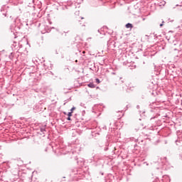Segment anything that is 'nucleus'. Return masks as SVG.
I'll return each mask as SVG.
<instances>
[{
  "label": "nucleus",
  "mask_w": 182,
  "mask_h": 182,
  "mask_svg": "<svg viewBox=\"0 0 182 182\" xmlns=\"http://www.w3.org/2000/svg\"><path fill=\"white\" fill-rule=\"evenodd\" d=\"M67 119H68V120H71L70 117H68L67 118Z\"/></svg>",
  "instance_id": "423d86ee"
},
{
  "label": "nucleus",
  "mask_w": 182,
  "mask_h": 182,
  "mask_svg": "<svg viewBox=\"0 0 182 182\" xmlns=\"http://www.w3.org/2000/svg\"><path fill=\"white\" fill-rule=\"evenodd\" d=\"M95 80L97 83H100V80H99V78H96Z\"/></svg>",
  "instance_id": "20e7f679"
},
{
  "label": "nucleus",
  "mask_w": 182,
  "mask_h": 182,
  "mask_svg": "<svg viewBox=\"0 0 182 182\" xmlns=\"http://www.w3.org/2000/svg\"><path fill=\"white\" fill-rule=\"evenodd\" d=\"M126 28H130L132 29L133 28V24L128 23L126 24Z\"/></svg>",
  "instance_id": "f03ea898"
},
{
  "label": "nucleus",
  "mask_w": 182,
  "mask_h": 182,
  "mask_svg": "<svg viewBox=\"0 0 182 182\" xmlns=\"http://www.w3.org/2000/svg\"><path fill=\"white\" fill-rule=\"evenodd\" d=\"M76 110V107H73L71 109L70 112L73 113V111Z\"/></svg>",
  "instance_id": "7ed1b4c3"
},
{
  "label": "nucleus",
  "mask_w": 182,
  "mask_h": 182,
  "mask_svg": "<svg viewBox=\"0 0 182 182\" xmlns=\"http://www.w3.org/2000/svg\"><path fill=\"white\" fill-rule=\"evenodd\" d=\"M160 26H163V24H160Z\"/></svg>",
  "instance_id": "0eeeda50"
},
{
  "label": "nucleus",
  "mask_w": 182,
  "mask_h": 182,
  "mask_svg": "<svg viewBox=\"0 0 182 182\" xmlns=\"http://www.w3.org/2000/svg\"><path fill=\"white\" fill-rule=\"evenodd\" d=\"M72 113H73V112H70L68 113V117H72Z\"/></svg>",
  "instance_id": "39448f33"
},
{
  "label": "nucleus",
  "mask_w": 182,
  "mask_h": 182,
  "mask_svg": "<svg viewBox=\"0 0 182 182\" xmlns=\"http://www.w3.org/2000/svg\"><path fill=\"white\" fill-rule=\"evenodd\" d=\"M82 53H85V51H83V52H82Z\"/></svg>",
  "instance_id": "6e6552de"
},
{
  "label": "nucleus",
  "mask_w": 182,
  "mask_h": 182,
  "mask_svg": "<svg viewBox=\"0 0 182 182\" xmlns=\"http://www.w3.org/2000/svg\"><path fill=\"white\" fill-rule=\"evenodd\" d=\"M87 86H88V87H90L91 89H95V87H96L95 84H93L92 82H90V84H88Z\"/></svg>",
  "instance_id": "f257e3e1"
}]
</instances>
